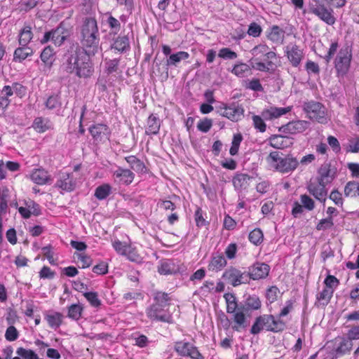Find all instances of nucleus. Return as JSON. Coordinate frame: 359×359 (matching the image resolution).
I'll use <instances>...</instances> for the list:
<instances>
[{"label": "nucleus", "instance_id": "nucleus-11", "mask_svg": "<svg viewBox=\"0 0 359 359\" xmlns=\"http://www.w3.org/2000/svg\"><path fill=\"white\" fill-rule=\"evenodd\" d=\"M309 9L311 13L318 17L326 24L332 25L335 23L336 19L333 15V11L327 9L323 4H319L318 6L310 4Z\"/></svg>", "mask_w": 359, "mask_h": 359}, {"label": "nucleus", "instance_id": "nucleus-5", "mask_svg": "<svg viewBox=\"0 0 359 359\" xmlns=\"http://www.w3.org/2000/svg\"><path fill=\"white\" fill-rule=\"evenodd\" d=\"M291 107H271L269 109H264L262 116L253 115L252 119L255 129L261 133L266 131V125L264 120H273L290 111Z\"/></svg>", "mask_w": 359, "mask_h": 359}, {"label": "nucleus", "instance_id": "nucleus-21", "mask_svg": "<svg viewBox=\"0 0 359 359\" xmlns=\"http://www.w3.org/2000/svg\"><path fill=\"white\" fill-rule=\"evenodd\" d=\"M52 42L57 46H61L69 35L68 30L62 22L56 29H52Z\"/></svg>", "mask_w": 359, "mask_h": 359}, {"label": "nucleus", "instance_id": "nucleus-7", "mask_svg": "<svg viewBox=\"0 0 359 359\" xmlns=\"http://www.w3.org/2000/svg\"><path fill=\"white\" fill-rule=\"evenodd\" d=\"M304 110L312 120L320 123H326L327 118L325 115V107L318 102L309 101L304 104Z\"/></svg>", "mask_w": 359, "mask_h": 359}, {"label": "nucleus", "instance_id": "nucleus-37", "mask_svg": "<svg viewBox=\"0 0 359 359\" xmlns=\"http://www.w3.org/2000/svg\"><path fill=\"white\" fill-rule=\"evenodd\" d=\"M288 140L289 138L286 136L273 135L269 138V144L273 148L283 149L285 147H287V141Z\"/></svg>", "mask_w": 359, "mask_h": 359}, {"label": "nucleus", "instance_id": "nucleus-8", "mask_svg": "<svg viewBox=\"0 0 359 359\" xmlns=\"http://www.w3.org/2000/svg\"><path fill=\"white\" fill-rule=\"evenodd\" d=\"M222 277L233 287L249 283L248 275L234 267L227 269L223 273Z\"/></svg>", "mask_w": 359, "mask_h": 359}, {"label": "nucleus", "instance_id": "nucleus-54", "mask_svg": "<svg viewBox=\"0 0 359 359\" xmlns=\"http://www.w3.org/2000/svg\"><path fill=\"white\" fill-rule=\"evenodd\" d=\"M18 336L19 332L14 326L11 325L6 329L5 333V338L6 340L13 341L18 338Z\"/></svg>", "mask_w": 359, "mask_h": 359}, {"label": "nucleus", "instance_id": "nucleus-15", "mask_svg": "<svg viewBox=\"0 0 359 359\" xmlns=\"http://www.w3.org/2000/svg\"><path fill=\"white\" fill-rule=\"evenodd\" d=\"M89 132L97 143L105 142L109 140L110 135V130L105 124L93 125L89 128Z\"/></svg>", "mask_w": 359, "mask_h": 359}, {"label": "nucleus", "instance_id": "nucleus-56", "mask_svg": "<svg viewBox=\"0 0 359 359\" xmlns=\"http://www.w3.org/2000/svg\"><path fill=\"white\" fill-rule=\"evenodd\" d=\"M334 225L332 217H328L325 219H322L320 220L318 224L316 226V229L318 231L325 230L327 229H330Z\"/></svg>", "mask_w": 359, "mask_h": 359}, {"label": "nucleus", "instance_id": "nucleus-58", "mask_svg": "<svg viewBox=\"0 0 359 359\" xmlns=\"http://www.w3.org/2000/svg\"><path fill=\"white\" fill-rule=\"evenodd\" d=\"M262 32L261 26L257 22H252L250 24L248 34L253 37H258Z\"/></svg>", "mask_w": 359, "mask_h": 359}, {"label": "nucleus", "instance_id": "nucleus-59", "mask_svg": "<svg viewBox=\"0 0 359 359\" xmlns=\"http://www.w3.org/2000/svg\"><path fill=\"white\" fill-rule=\"evenodd\" d=\"M279 289L276 286L270 287L266 293L267 300L271 304L277 299Z\"/></svg>", "mask_w": 359, "mask_h": 359}, {"label": "nucleus", "instance_id": "nucleus-60", "mask_svg": "<svg viewBox=\"0 0 359 359\" xmlns=\"http://www.w3.org/2000/svg\"><path fill=\"white\" fill-rule=\"evenodd\" d=\"M212 126V121L209 118H204L198 123L197 128L203 133H207L210 130Z\"/></svg>", "mask_w": 359, "mask_h": 359}, {"label": "nucleus", "instance_id": "nucleus-30", "mask_svg": "<svg viewBox=\"0 0 359 359\" xmlns=\"http://www.w3.org/2000/svg\"><path fill=\"white\" fill-rule=\"evenodd\" d=\"M130 168L137 172H144L146 167L144 163L135 156H128L125 158Z\"/></svg>", "mask_w": 359, "mask_h": 359}, {"label": "nucleus", "instance_id": "nucleus-48", "mask_svg": "<svg viewBox=\"0 0 359 359\" xmlns=\"http://www.w3.org/2000/svg\"><path fill=\"white\" fill-rule=\"evenodd\" d=\"M248 238L252 243L258 245L263 241V233L260 229H255L249 233Z\"/></svg>", "mask_w": 359, "mask_h": 359}, {"label": "nucleus", "instance_id": "nucleus-47", "mask_svg": "<svg viewBox=\"0 0 359 359\" xmlns=\"http://www.w3.org/2000/svg\"><path fill=\"white\" fill-rule=\"evenodd\" d=\"M83 311V307L79 304H72L68 309L67 316L73 320H79Z\"/></svg>", "mask_w": 359, "mask_h": 359}, {"label": "nucleus", "instance_id": "nucleus-13", "mask_svg": "<svg viewBox=\"0 0 359 359\" xmlns=\"http://www.w3.org/2000/svg\"><path fill=\"white\" fill-rule=\"evenodd\" d=\"M244 109L238 103L233 102L229 106H225L219 111L220 115L226 117L232 121H237L243 116Z\"/></svg>", "mask_w": 359, "mask_h": 359}, {"label": "nucleus", "instance_id": "nucleus-20", "mask_svg": "<svg viewBox=\"0 0 359 359\" xmlns=\"http://www.w3.org/2000/svg\"><path fill=\"white\" fill-rule=\"evenodd\" d=\"M286 55L289 61L294 67H297L300 65L301 61L304 57L303 50L297 45H293L291 47L287 46Z\"/></svg>", "mask_w": 359, "mask_h": 359}, {"label": "nucleus", "instance_id": "nucleus-9", "mask_svg": "<svg viewBox=\"0 0 359 359\" xmlns=\"http://www.w3.org/2000/svg\"><path fill=\"white\" fill-rule=\"evenodd\" d=\"M146 313L151 320L172 323V316L164 310V307L154 303L147 309Z\"/></svg>", "mask_w": 359, "mask_h": 359}, {"label": "nucleus", "instance_id": "nucleus-46", "mask_svg": "<svg viewBox=\"0 0 359 359\" xmlns=\"http://www.w3.org/2000/svg\"><path fill=\"white\" fill-rule=\"evenodd\" d=\"M111 187L108 184H104L96 188L95 196L99 200L105 199L111 192Z\"/></svg>", "mask_w": 359, "mask_h": 359}, {"label": "nucleus", "instance_id": "nucleus-1", "mask_svg": "<svg viewBox=\"0 0 359 359\" xmlns=\"http://www.w3.org/2000/svg\"><path fill=\"white\" fill-rule=\"evenodd\" d=\"M90 55L79 46L72 48L64 55L62 68L65 72L79 78H88L94 72Z\"/></svg>", "mask_w": 359, "mask_h": 359}, {"label": "nucleus", "instance_id": "nucleus-50", "mask_svg": "<svg viewBox=\"0 0 359 359\" xmlns=\"http://www.w3.org/2000/svg\"><path fill=\"white\" fill-rule=\"evenodd\" d=\"M83 296L93 307H98L101 305V301L98 299V294L95 292H88Z\"/></svg>", "mask_w": 359, "mask_h": 359}, {"label": "nucleus", "instance_id": "nucleus-52", "mask_svg": "<svg viewBox=\"0 0 359 359\" xmlns=\"http://www.w3.org/2000/svg\"><path fill=\"white\" fill-rule=\"evenodd\" d=\"M300 200L302 203V205L304 208L309 211H311L315 208V202L308 195L302 194L300 196Z\"/></svg>", "mask_w": 359, "mask_h": 359}, {"label": "nucleus", "instance_id": "nucleus-4", "mask_svg": "<svg viewBox=\"0 0 359 359\" xmlns=\"http://www.w3.org/2000/svg\"><path fill=\"white\" fill-rule=\"evenodd\" d=\"M285 327V323L283 320L277 319L273 315L264 314L255 318L250 329V333L255 335L263 330L272 332H283Z\"/></svg>", "mask_w": 359, "mask_h": 359}, {"label": "nucleus", "instance_id": "nucleus-45", "mask_svg": "<svg viewBox=\"0 0 359 359\" xmlns=\"http://www.w3.org/2000/svg\"><path fill=\"white\" fill-rule=\"evenodd\" d=\"M177 271L175 264L171 260H168L161 263L158 268V272L161 274H172Z\"/></svg>", "mask_w": 359, "mask_h": 359}, {"label": "nucleus", "instance_id": "nucleus-33", "mask_svg": "<svg viewBox=\"0 0 359 359\" xmlns=\"http://www.w3.org/2000/svg\"><path fill=\"white\" fill-rule=\"evenodd\" d=\"M45 319L47 320L49 327L57 329L62 323L63 315L59 312H54L51 314H45Z\"/></svg>", "mask_w": 359, "mask_h": 359}, {"label": "nucleus", "instance_id": "nucleus-62", "mask_svg": "<svg viewBox=\"0 0 359 359\" xmlns=\"http://www.w3.org/2000/svg\"><path fill=\"white\" fill-rule=\"evenodd\" d=\"M329 198L334 203L335 205L338 206L343 205L344 201L341 196V194L338 190L334 189L332 191Z\"/></svg>", "mask_w": 359, "mask_h": 359}, {"label": "nucleus", "instance_id": "nucleus-19", "mask_svg": "<svg viewBox=\"0 0 359 359\" xmlns=\"http://www.w3.org/2000/svg\"><path fill=\"white\" fill-rule=\"evenodd\" d=\"M113 177L117 183L129 185L133 182L135 174L129 169L118 167L117 170L113 172Z\"/></svg>", "mask_w": 359, "mask_h": 359}, {"label": "nucleus", "instance_id": "nucleus-41", "mask_svg": "<svg viewBox=\"0 0 359 359\" xmlns=\"http://www.w3.org/2000/svg\"><path fill=\"white\" fill-rule=\"evenodd\" d=\"M231 72L238 77L247 76L250 72V68L245 63H238L235 65Z\"/></svg>", "mask_w": 359, "mask_h": 359}, {"label": "nucleus", "instance_id": "nucleus-28", "mask_svg": "<svg viewBox=\"0 0 359 359\" xmlns=\"http://www.w3.org/2000/svg\"><path fill=\"white\" fill-rule=\"evenodd\" d=\"M33 50L28 46H20L17 48L13 54V60L15 62H21L29 56L32 55Z\"/></svg>", "mask_w": 359, "mask_h": 359}, {"label": "nucleus", "instance_id": "nucleus-31", "mask_svg": "<svg viewBox=\"0 0 359 359\" xmlns=\"http://www.w3.org/2000/svg\"><path fill=\"white\" fill-rule=\"evenodd\" d=\"M189 54L186 51H179L170 55L166 60L167 66L177 67L183 60L188 59Z\"/></svg>", "mask_w": 359, "mask_h": 359}, {"label": "nucleus", "instance_id": "nucleus-14", "mask_svg": "<svg viewBox=\"0 0 359 359\" xmlns=\"http://www.w3.org/2000/svg\"><path fill=\"white\" fill-rule=\"evenodd\" d=\"M270 270V267L265 263L257 262L248 268V280H259L265 278L268 275Z\"/></svg>", "mask_w": 359, "mask_h": 359}, {"label": "nucleus", "instance_id": "nucleus-61", "mask_svg": "<svg viewBox=\"0 0 359 359\" xmlns=\"http://www.w3.org/2000/svg\"><path fill=\"white\" fill-rule=\"evenodd\" d=\"M218 56L224 59L233 60L237 57V54L228 48H223L219 50Z\"/></svg>", "mask_w": 359, "mask_h": 359}, {"label": "nucleus", "instance_id": "nucleus-40", "mask_svg": "<svg viewBox=\"0 0 359 359\" xmlns=\"http://www.w3.org/2000/svg\"><path fill=\"white\" fill-rule=\"evenodd\" d=\"M54 50L50 46L46 47L41 53V60L49 68L53 65Z\"/></svg>", "mask_w": 359, "mask_h": 359}, {"label": "nucleus", "instance_id": "nucleus-35", "mask_svg": "<svg viewBox=\"0 0 359 359\" xmlns=\"http://www.w3.org/2000/svg\"><path fill=\"white\" fill-rule=\"evenodd\" d=\"M34 128L39 133H43L52 128V123L47 118H36L33 123Z\"/></svg>", "mask_w": 359, "mask_h": 359}, {"label": "nucleus", "instance_id": "nucleus-23", "mask_svg": "<svg viewBox=\"0 0 359 359\" xmlns=\"http://www.w3.org/2000/svg\"><path fill=\"white\" fill-rule=\"evenodd\" d=\"M111 50H115L123 53L130 49L129 39L127 36H119L116 37L110 46Z\"/></svg>", "mask_w": 359, "mask_h": 359}, {"label": "nucleus", "instance_id": "nucleus-25", "mask_svg": "<svg viewBox=\"0 0 359 359\" xmlns=\"http://www.w3.org/2000/svg\"><path fill=\"white\" fill-rule=\"evenodd\" d=\"M227 262L222 254H214L208 265V269L212 271H221L226 266Z\"/></svg>", "mask_w": 359, "mask_h": 359}, {"label": "nucleus", "instance_id": "nucleus-6", "mask_svg": "<svg viewBox=\"0 0 359 359\" xmlns=\"http://www.w3.org/2000/svg\"><path fill=\"white\" fill-rule=\"evenodd\" d=\"M351 59L352 53L348 47H344L339 50L334 62V68L338 77H344L348 74Z\"/></svg>", "mask_w": 359, "mask_h": 359}, {"label": "nucleus", "instance_id": "nucleus-18", "mask_svg": "<svg viewBox=\"0 0 359 359\" xmlns=\"http://www.w3.org/2000/svg\"><path fill=\"white\" fill-rule=\"evenodd\" d=\"M55 187L67 191H73L76 187L74 175L66 172H60L58 175Z\"/></svg>", "mask_w": 359, "mask_h": 359}, {"label": "nucleus", "instance_id": "nucleus-55", "mask_svg": "<svg viewBox=\"0 0 359 359\" xmlns=\"http://www.w3.org/2000/svg\"><path fill=\"white\" fill-rule=\"evenodd\" d=\"M352 346V341L348 338L343 339L337 348V352L345 353L351 349Z\"/></svg>", "mask_w": 359, "mask_h": 359}, {"label": "nucleus", "instance_id": "nucleus-34", "mask_svg": "<svg viewBox=\"0 0 359 359\" xmlns=\"http://www.w3.org/2000/svg\"><path fill=\"white\" fill-rule=\"evenodd\" d=\"M33 33L30 26H25L19 33L18 42L20 46H28L33 38Z\"/></svg>", "mask_w": 359, "mask_h": 359}, {"label": "nucleus", "instance_id": "nucleus-12", "mask_svg": "<svg viewBox=\"0 0 359 359\" xmlns=\"http://www.w3.org/2000/svg\"><path fill=\"white\" fill-rule=\"evenodd\" d=\"M326 184L317 180L310 181L307 185L308 191L318 201L325 203L327 199V189Z\"/></svg>", "mask_w": 359, "mask_h": 359}, {"label": "nucleus", "instance_id": "nucleus-16", "mask_svg": "<svg viewBox=\"0 0 359 359\" xmlns=\"http://www.w3.org/2000/svg\"><path fill=\"white\" fill-rule=\"evenodd\" d=\"M336 177V170L331 168L330 163H323L318 170V176L315 179L326 185L332 183Z\"/></svg>", "mask_w": 359, "mask_h": 359}, {"label": "nucleus", "instance_id": "nucleus-64", "mask_svg": "<svg viewBox=\"0 0 359 359\" xmlns=\"http://www.w3.org/2000/svg\"><path fill=\"white\" fill-rule=\"evenodd\" d=\"M28 209L31 211V214L39 216L41 214L40 206L34 201H30L26 203Z\"/></svg>", "mask_w": 359, "mask_h": 359}, {"label": "nucleus", "instance_id": "nucleus-51", "mask_svg": "<svg viewBox=\"0 0 359 359\" xmlns=\"http://www.w3.org/2000/svg\"><path fill=\"white\" fill-rule=\"evenodd\" d=\"M107 23L108 24L111 32L114 34H117L118 32L121 29V23L120 22L113 17L112 15H109L107 20Z\"/></svg>", "mask_w": 359, "mask_h": 359}, {"label": "nucleus", "instance_id": "nucleus-53", "mask_svg": "<svg viewBox=\"0 0 359 359\" xmlns=\"http://www.w3.org/2000/svg\"><path fill=\"white\" fill-rule=\"evenodd\" d=\"M269 47L265 44H259L256 46L252 50V54L256 57H259L257 58L261 59V56H264L268 52H269Z\"/></svg>", "mask_w": 359, "mask_h": 359}, {"label": "nucleus", "instance_id": "nucleus-27", "mask_svg": "<svg viewBox=\"0 0 359 359\" xmlns=\"http://www.w3.org/2000/svg\"><path fill=\"white\" fill-rule=\"evenodd\" d=\"M250 177L248 174L245 173H237L233 177L232 182L234 189L236 191H241L243 189H245L248 185V180Z\"/></svg>", "mask_w": 359, "mask_h": 359}, {"label": "nucleus", "instance_id": "nucleus-38", "mask_svg": "<svg viewBox=\"0 0 359 359\" xmlns=\"http://www.w3.org/2000/svg\"><path fill=\"white\" fill-rule=\"evenodd\" d=\"M11 90L10 86H4L0 93V107L6 109L9 105V97L13 95Z\"/></svg>", "mask_w": 359, "mask_h": 359}, {"label": "nucleus", "instance_id": "nucleus-26", "mask_svg": "<svg viewBox=\"0 0 359 359\" xmlns=\"http://www.w3.org/2000/svg\"><path fill=\"white\" fill-rule=\"evenodd\" d=\"M161 123L158 117L155 114H151L147 121L145 133L147 135H157L159 132Z\"/></svg>", "mask_w": 359, "mask_h": 359}, {"label": "nucleus", "instance_id": "nucleus-36", "mask_svg": "<svg viewBox=\"0 0 359 359\" xmlns=\"http://www.w3.org/2000/svg\"><path fill=\"white\" fill-rule=\"evenodd\" d=\"M261 306V301L257 295L248 296L245 301V304H242V306H245L246 311L248 310H257L260 309Z\"/></svg>", "mask_w": 359, "mask_h": 359}, {"label": "nucleus", "instance_id": "nucleus-17", "mask_svg": "<svg viewBox=\"0 0 359 359\" xmlns=\"http://www.w3.org/2000/svg\"><path fill=\"white\" fill-rule=\"evenodd\" d=\"M310 123L306 121L298 120L291 121L282 126L279 131L285 134H297L303 133L309 127Z\"/></svg>", "mask_w": 359, "mask_h": 359}, {"label": "nucleus", "instance_id": "nucleus-10", "mask_svg": "<svg viewBox=\"0 0 359 359\" xmlns=\"http://www.w3.org/2000/svg\"><path fill=\"white\" fill-rule=\"evenodd\" d=\"M174 349L182 356H189L192 359H204L197 348L189 342L184 341H176L175 343Z\"/></svg>", "mask_w": 359, "mask_h": 359}, {"label": "nucleus", "instance_id": "nucleus-49", "mask_svg": "<svg viewBox=\"0 0 359 359\" xmlns=\"http://www.w3.org/2000/svg\"><path fill=\"white\" fill-rule=\"evenodd\" d=\"M16 353L24 359H38V355L31 349L20 347L17 349Z\"/></svg>", "mask_w": 359, "mask_h": 359}, {"label": "nucleus", "instance_id": "nucleus-63", "mask_svg": "<svg viewBox=\"0 0 359 359\" xmlns=\"http://www.w3.org/2000/svg\"><path fill=\"white\" fill-rule=\"evenodd\" d=\"M41 250L43 253V255L48 260L49 263L51 265H55L56 262L53 258V252L52 251V246L50 245H48L47 246L43 247Z\"/></svg>", "mask_w": 359, "mask_h": 359}, {"label": "nucleus", "instance_id": "nucleus-29", "mask_svg": "<svg viewBox=\"0 0 359 359\" xmlns=\"http://www.w3.org/2000/svg\"><path fill=\"white\" fill-rule=\"evenodd\" d=\"M268 38L276 43H282L285 38V32L277 25H273L268 34Z\"/></svg>", "mask_w": 359, "mask_h": 359}, {"label": "nucleus", "instance_id": "nucleus-44", "mask_svg": "<svg viewBox=\"0 0 359 359\" xmlns=\"http://www.w3.org/2000/svg\"><path fill=\"white\" fill-rule=\"evenodd\" d=\"M334 292V289L332 288H326L325 287L319 294H317V299L318 302H321L323 305H327Z\"/></svg>", "mask_w": 359, "mask_h": 359}, {"label": "nucleus", "instance_id": "nucleus-42", "mask_svg": "<svg viewBox=\"0 0 359 359\" xmlns=\"http://www.w3.org/2000/svg\"><path fill=\"white\" fill-rule=\"evenodd\" d=\"M120 60L118 58L114 59H105L104 60V71L107 74L116 73L118 70Z\"/></svg>", "mask_w": 359, "mask_h": 359}, {"label": "nucleus", "instance_id": "nucleus-2", "mask_svg": "<svg viewBox=\"0 0 359 359\" xmlns=\"http://www.w3.org/2000/svg\"><path fill=\"white\" fill-rule=\"evenodd\" d=\"M79 46L89 55H94L97 53L100 41V34L97 20L94 18H84L80 29Z\"/></svg>", "mask_w": 359, "mask_h": 359}, {"label": "nucleus", "instance_id": "nucleus-57", "mask_svg": "<svg viewBox=\"0 0 359 359\" xmlns=\"http://www.w3.org/2000/svg\"><path fill=\"white\" fill-rule=\"evenodd\" d=\"M114 250L121 255H126L128 250V245L118 240L113 243Z\"/></svg>", "mask_w": 359, "mask_h": 359}, {"label": "nucleus", "instance_id": "nucleus-24", "mask_svg": "<svg viewBox=\"0 0 359 359\" xmlns=\"http://www.w3.org/2000/svg\"><path fill=\"white\" fill-rule=\"evenodd\" d=\"M245 311H246L245 306H242V308H239L236 312L232 313L235 323V325L232 327L233 330L240 331L241 328H245L247 327L248 323L244 313Z\"/></svg>", "mask_w": 359, "mask_h": 359}, {"label": "nucleus", "instance_id": "nucleus-32", "mask_svg": "<svg viewBox=\"0 0 359 359\" xmlns=\"http://www.w3.org/2000/svg\"><path fill=\"white\" fill-rule=\"evenodd\" d=\"M224 297L226 303V312L228 313H233L236 312L239 308H242V305H238L236 297L233 294L226 293Z\"/></svg>", "mask_w": 359, "mask_h": 359}, {"label": "nucleus", "instance_id": "nucleus-39", "mask_svg": "<svg viewBox=\"0 0 359 359\" xmlns=\"http://www.w3.org/2000/svg\"><path fill=\"white\" fill-rule=\"evenodd\" d=\"M346 197L359 196V183L355 181L348 182L344 187Z\"/></svg>", "mask_w": 359, "mask_h": 359}, {"label": "nucleus", "instance_id": "nucleus-3", "mask_svg": "<svg viewBox=\"0 0 359 359\" xmlns=\"http://www.w3.org/2000/svg\"><path fill=\"white\" fill-rule=\"evenodd\" d=\"M271 168L281 173H288L294 170L298 165V160L291 154H284L280 151H271L266 158Z\"/></svg>", "mask_w": 359, "mask_h": 359}, {"label": "nucleus", "instance_id": "nucleus-43", "mask_svg": "<svg viewBox=\"0 0 359 359\" xmlns=\"http://www.w3.org/2000/svg\"><path fill=\"white\" fill-rule=\"evenodd\" d=\"M154 304L165 308L169 305L170 297L168 293L158 291L154 294Z\"/></svg>", "mask_w": 359, "mask_h": 359}, {"label": "nucleus", "instance_id": "nucleus-22", "mask_svg": "<svg viewBox=\"0 0 359 359\" xmlns=\"http://www.w3.org/2000/svg\"><path fill=\"white\" fill-rule=\"evenodd\" d=\"M31 180L36 184L43 185L49 183L51 178L48 172L44 169H35L30 175Z\"/></svg>", "mask_w": 359, "mask_h": 359}]
</instances>
